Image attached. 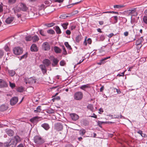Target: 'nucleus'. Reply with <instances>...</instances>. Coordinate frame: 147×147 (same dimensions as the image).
<instances>
[{
  "mask_svg": "<svg viewBox=\"0 0 147 147\" xmlns=\"http://www.w3.org/2000/svg\"><path fill=\"white\" fill-rule=\"evenodd\" d=\"M21 140L20 138L18 136H15L11 139L9 142L4 144L5 147H15L18 143L20 142Z\"/></svg>",
  "mask_w": 147,
  "mask_h": 147,
  "instance_id": "obj_1",
  "label": "nucleus"
},
{
  "mask_svg": "<svg viewBox=\"0 0 147 147\" xmlns=\"http://www.w3.org/2000/svg\"><path fill=\"white\" fill-rule=\"evenodd\" d=\"M34 141L35 143L38 145H41L45 142L44 140L41 137L37 136L34 137Z\"/></svg>",
  "mask_w": 147,
  "mask_h": 147,
  "instance_id": "obj_2",
  "label": "nucleus"
},
{
  "mask_svg": "<svg viewBox=\"0 0 147 147\" xmlns=\"http://www.w3.org/2000/svg\"><path fill=\"white\" fill-rule=\"evenodd\" d=\"M13 51L15 55H20L22 53L23 49L22 48L19 47H16L13 48Z\"/></svg>",
  "mask_w": 147,
  "mask_h": 147,
  "instance_id": "obj_3",
  "label": "nucleus"
},
{
  "mask_svg": "<svg viewBox=\"0 0 147 147\" xmlns=\"http://www.w3.org/2000/svg\"><path fill=\"white\" fill-rule=\"evenodd\" d=\"M83 94L81 92H78L74 94V99L76 100H80L82 98Z\"/></svg>",
  "mask_w": 147,
  "mask_h": 147,
  "instance_id": "obj_4",
  "label": "nucleus"
},
{
  "mask_svg": "<svg viewBox=\"0 0 147 147\" xmlns=\"http://www.w3.org/2000/svg\"><path fill=\"white\" fill-rule=\"evenodd\" d=\"M42 48L45 51H48L50 49L51 46L49 42H45L42 44Z\"/></svg>",
  "mask_w": 147,
  "mask_h": 147,
  "instance_id": "obj_5",
  "label": "nucleus"
},
{
  "mask_svg": "<svg viewBox=\"0 0 147 147\" xmlns=\"http://www.w3.org/2000/svg\"><path fill=\"white\" fill-rule=\"evenodd\" d=\"M25 82L26 84L28 83L30 85H32L36 82V80L34 77H30L27 79Z\"/></svg>",
  "mask_w": 147,
  "mask_h": 147,
  "instance_id": "obj_6",
  "label": "nucleus"
},
{
  "mask_svg": "<svg viewBox=\"0 0 147 147\" xmlns=\"http://www.w3.org/2000/svg\"><path fill=\"white\" fill-rule=\"evenodd\" d=\"M54 129L57 131L62 130L63 129V125L60 123H57L55 124Z\"/></svg>",
  "mask_w": 147,
  "mask_h": 147,
  "instance_id": "obj_7",
  "label": "nucleus"
},
{
  "mask_svg": "<svg viewBox=\"0 0 147 147\" xmlns=\"http://www.w3.org/2000/svg\"><path fill=\"white\" fill-rule=\"evenodd\" d=\"M42 119V118L38 117V116L35 117L31 119L30 121L33 123H36L40 121Z\"/></svg>",
  "mask_w": 147,
  "mask_h": 147,
  "instance_id": "obj_8",
  "label": "nucleus"
},
{
  "mask_svg": "<svg viewBox=\"0 0 147 147\" xmlns=\"http://www.w3.org/2000/svg\"><path fill=\"white\" fill-rule=\"evenodd\" d=\"M18 99L17 97H14L12 98L10 100V103L12 105H13L18 102Z\"/></svg>",
  "mask_w": 147,
  "mask_h": 147,
  "instance_id": "obj_9",
  "label": "nucleus"
},
{
  "mask_svg": "<svg viewBox=\"0 0 147 147\" xmlns=\"http://www.w3.org/2000/svg\"><path fill=\"white\" fill-rule=\"evenodd\" d=\"M7 83L3 80L0 79V87L5 88L7 86Z\"/></svg>",
  "mask_w": 147,
  "mask_h": 147,
  "instance_id": "obj_10",
  "label": "nucleus"
},
{
  "mask_svg": "<svg viewBox=\"0 0 147 147\" xmlns=\"http://www.w3.org/2000/svg\"><path fill=\"white\" fill-rule=\"evenodd\" d=\"M30 50L32 51L36 52L38 51V49L36 45L35 44H33L31 47Z\"/></svg>",
  "mask_w": 147,
  "mask_h": 147,
  "instance_id": "obj_11",
  "label": "nucleus"
},
{
  "mask_svg": "<svg viewBox=\"0 0 147 147\" xmlns=\"http://www.w3.org/2000/svg\"><path fill=\"white\" fill-rule=\"evenodd\" d=\"M59 61V60L58 59L53 58L52 59L53 63L52 64V66L53 67L56 66L57 65Z\"/></svg>",
  "mask_w": 147,
  "mask_h": 147,
  "instance_id": "obj_12",
  "label": "nucleus"
},
{
  "mask_svg": "<svg viewBox=\"0 0 147 147\" xmlns=\"http://www.w3.org/2000/svg\"><path fill=\"white\" fill-rule=\"evenodd\" d=\"M46 66L43 64H40L39 67L40 68L42 73L44 74L47 73V70L46 67Z\"/></svg>",
  "mask_w": 147,
  "mask_h": 147,
  "instance_id": "obj_13",
  "label": "nucleus"
},
{
  "mask_svg": "<svg viewBox=\"0 0 147 147\" xmlns=\"http://www.w3.org/2000/svg\"><path fill=\"white\" fill-rule=\"evenodd\" d=\"M42 63L46 67L49 66L51 64L50 61L48 59H45L43 60Z\"/></svg>",
  "mask_w": 147,
  "mask_h": 147,
  "instance_id": "obj_14",
  "label": "nucleus"
},
{
  "mask_svg": "<svg viewBox=\"0 0 147 147\" xmlns=\"http://www.w3.org/2000/svg\"><path fill=\"white\" fill-rule=\"evenodd\" d=\"M70 115L72 120L74 121H76L79 118V116L75 113L71 114Z\"/></svg>",
  "mask_w": 147,
  "mask_h": 147,
  "instance_id": "obj_15",
  "label": "nucleus"
},
{
  "mask_svg": "<svg viewBox=\"0 0 147 147\" xmlns=\"http://www.w3.org/2000/svg\"><path fill=\"white\" fill-rule=\"evenodd\" d=\"M6 132L8 135L10 136H13L14 134V131L10 129H6Z\"/></svg>",
  "mask_w": 147,
  "mask_h": 147,
  "instance_id": "obj_16",
  "label": "nucleus"
},
{
  "mask_svg": "<svg viewBox=\"0 0 147 147\" xmlns=\"http://www.w3.org/2000/svg\"><path fill=\"white\" fill-rule=\"evenodd\" d=\"M20 7L22 11H26L28 9V8L24 4L21 3L20 5Z\"/></svg>",
  "mask_w": 147,
  "mask_h": 147,
  "instance_id": "obj_17",
  "label": "nucleus"
},
{
  "mask_svg": "<svg viewBox=\"0 0 147 147\" xmlns=\"http://www.w3.org/2000/svg\"><path fill=\"white\" fill-rule=\"evenodd\" d=\"M54 29L55 30L56 33L59 34L61 32L60 29L58 26H56L53 27Z\"/></svg>",
  "mask_w": 147,
  "mask_h": 147,
  "instance_id": "obj_18",
  "label": "nucleus"
},
{
  "mask_svg": "<svg viewBox=\"0 0 147 147\" xmlns=\"http://www.w3.org/2000/svg\"><path fill=\"white\" fill-rule=\"evenodd\" d=\"M82 38V35L80 34H79L77 35L76 37V42L78 43H79Z\"/></svg>",
  "mask_w": 147,
  "mask_h": 147,
  "instance_id": "obj_19",
  "label": "nucleus"
},
{
  "mask_svg": "<svg viewBox=\"0 0 147 147\" xmlns=\"http://www.w3.org/2000/svg\"><path fill=\"white\" fill-rule=\"evenodd\" d=\"M54 50L56 53H61V50L59 47L57 46H55L54 47Z\"/></svg>",
  "mask_w": 147,
  "mask_h": 147,
  "instance_id": "obj_20",
  "label": "nucleus"
},
{
  "mask_svg": "<svg viewBox=\"0 0 147 147\" xmlns=\"http://www.w3.org/2000/svg\"><path fill=\"white\" fill-rule=\"evenodd\" d=\"M110 58V57L109 56L101 59V60H100V62L98 63V65H101L102 64L104 63H105V61L108 59Z\"/></svg>",
  "mask_w": 147,
  "mask_h": 147,
  "instance_id": "obj_21",
  "label": "nucleus"
},
{
  "mask_svg": "<svg viewBox=\"0 0 147 147\" xmlns=\"http://www.w3.org/2000/svg\"><path fill=\"white\" fill-rule=\"evenodd\" d=\"M14 18L12 17L8 18L5 20V22L7 24H9L13 20Z\"/></svg>",
  "mask_w": 147,
  "mask_h": 147,
  "instance_id": "obj_22",
  "label": "nucleus"
},
{
  "mask_svg": "<svg viewBox=\"0 0 147 147\" xmlns=\"http://www.w3.org/2000/svg\"><path fill=\"white\" fill-rule=\"evenodd\" d=\"M41 126L47 130H48L50 128L49 125L47 123H44L42 124Z\"/></svg>",
  "mask_w": 147,
  "mask_h": 147,
  "instance_id": "obj_23",
  "label": "nucleus"
},
{
  "mask_svg": "<svg viewBox=\"0 0 147 147\" xmlns=\"http://www.w3.org/2000/svg\"><path fill=\"white\" fill-rule=\"evenodd\" d=\"M39 39V38L36 35L32 37V40L33 42H36L38 41Z\"/></svg>",
  "mask_w": 147,
  "mask_h": 147,
  "instance_id": "obj_24",
  "label": "nucleus"
},
{
  "mask_svg": "<svg viewBox=\"0 0 147 147\" xmlns=\"http://www.w3.org/2000/svg\"><path fill=\"white\" fill-rule=\"evenodd\" d=\"M144 41V39H143L142 37H140V38L138 40H137L136 42V45H138L141 44V43Z\"/></svg>",
  "mask_w": 147,
  "mask_h": 147,
  "instance_id": "obj_25",
  "label": "nucleus"
},
{
  "mask_svg": "<svg viewBox=\"0 0 147 147\" xmlns=\"http://www.w3.org/2000/svg\"><path fill=\"white\" fill-rule=\"evenodd\" d=\"M90 88V86L89 84H87L82 86L80 88L81 89L84 90H85V89Z\"/></svg>",
  "mask_w": 147,
  "mask_h": 147,
  "instance_id": "obj_26",
  "label": "nucleus"
},
{
  "mask_svg": "<svg viewBox=\"0 0 147 147\" xmlns=\"http://www.w3.org/2000/svg\"><path fill=\"white\" fill-rule=\"evenodd\" d=\"M8 108V107L5 105H2L0 106V111H3L6 110Z\"/></svg>",
  "mask_w": 147,
  "mask_h": 147,
  "instance_id": "obj_27",
  "label": "nucleus"
},
{
  "mask_svg": "<svg viewBox=\"0 0 147 147\" xmlns=\"http://www.w3.org/2000/svg\"><path fill=\"white\" fill-rule=\"evenodd\" d=\"M8 73L9 75L11 76H13L15 74L16 72L13 70H8Z\"/></svg>",
  "mask_w": 147,
  "mask_h": 147,
  "instance_id": "obj_28",
  "label": "nucleus"
},
{
  "mask_svg": "<svg viewBox=\"0 0 147 147\" xmlns=\"http://www.w3.org/2000/svg\"><path fill=\"white\" fill-rule=\"evenodd\" d=\"M41 106H38L36 109V110L34 111V112L35 113H39L41 112L42 110L41 109Z\"/></svg>",
  "mask_w": 147,
  "mask_h": 147,
  "instance_id": "obj_29",
  "label": "nucleus"
},
{
  "mask_svg": "<svg viewBox=\"0 0 147 147\" xmlns=\"http://www.w3.org/2000/svg\"><path fill=\"white\" fill-rule=\"evenodd\" d=\"M24 88L22 86L19 87L17 88V90L18 92H22L24 90Z\"/></svg>",
  "mask_w": 147,
  "mask_h": 147,
  "instance_id": "obj_30",
  "label": "nucleus"
},
{
  "mask_svg": "<svg viewBox=\"0 0 147 147\" xmlns=\"http://www.w3.org/2000/svg\"><path fill=\"white\" fill-rule=\"evenodd\" d=\"M68 23L66 22L61 24V25L63 27V28L65 30L67 28V26L68 25Z\"/></svg>",
  "mask_w": 147,
  "mask_h": 147,
  "instance_id": "obj_31",
  "label": "nucleus"
},
{
  "mask_svg": "<svg viewBox=\"0 0 147 147\" xmlns=\"http://www.w3.org/2000/svg\"><path fill=\"white\" fill-rule=\"evenodd\" d=\"M86 132V130L84 129H82L80 130V134L82 136L84 135Z\"/></svg>",
  "mask_w": 147,
  "mask_h": 147,
  "instance_id": "obj_32",
  "label": "nucleus"
},
{
  "mask_svg": "<svg viewBox=\"0 0 147 147\" xmlns=\"http://www.w3.org/2000/svg\"><path fill=\"white\" fill-rule=\"evenodd\" d=\"M64 45H65V46H66V47L69 50H71L72 49L71 46L69 44L68 42H65L64 43Z\"/></svg>",
  "mask_w": 147,
  "mask_h": 147,
  "instance_id": "obj_33",
  "label": "nucleus"
},
{
  "mask_svg": "<svg viewBox=\"0 0 147 147\" xmlns=\"http://www.w3.org/2000/svg\"><path fill=\"white\" fill-rule=\"evenodd\" d=\"M25 39L27 41H30L32 40V37L30 35H28L25 37Z\"/></svg>",
  "mask_w": 147,
  "mask_h": 147,
  "instance_id": "obj_34",
  "label": "nucleus"
},
{
  "mask_svg": "<svg viewBox=\"0 0 147 147\" xmlns=\"http://www.w3.org/2000/svg\"><path fill=\"white\" fill-rule=\"evenodd\" d=\"M69 16H66L65 14H62L60 15L59 17V18L62 19H65L67 17H68Z\"/></svg>",
  "mask_w": 147,
  "mask_h": 147,
  "instance_id": "obj_35",
  "label": "nucleus"
},
{
  "mask_svg": "<svg viewBox=\"0 0 147 147\" xmlns=\"http://www.w3.org/2000/svg\"><path fill=\"white\" fill-rule=\"evenodd\" d=\"M124 7L123 5H116L114 6V7L115 8L120 9Z\"/></svg>",
  "mask_w": 147,
  "mask_h": 147,
  "instance_id": "obj_36",
  "label": "nucleus"
},
{
  "mask_svg": "<svg viewBox=\"0 0 147 147\" xmlns=\"http://www.w3.org/2000/svg\"><path fill=\"white\" fill-rule=\"evenodd\" d=\"M62 49L63 50V54L64 55H66L67 54V52L66 50L65 47L64 45H62L61 46Z\"/></svg>",
  "mask_w": 147,
  "mask_h": 147,
  "instance_id": "obj_37",
  "label": "nucleus"
},
{
  "mask_svg": "<svg viewBox=\"0 0 147 147\" xmlns=\"http://www.w3.org/2000/svg\"><path fill=\"white\" fill-rule=\"evenodd\" d=\"M47 32L48 33L51 34H55V31L51 29L48 30L47 31Z\"/></svg>",
  "mask_w": 147,
  "mask_h": 147,
  "instance_id": "obj_38",
  "label": "nucleus"
},
{
  "mask_svg": "<svg viewBox=\"0 0 147 147\" xmlns=\"http://www.w3.org/2000/svg\"><path fill=\"white\" fill-rule=\"evenodd\" d=\"M87 107L88 109H90L92 111L94 109L93 105L91 104H89L87 106Z\"/></svg>",
  "mask_w": 147,
  "mask_h": 147,
  "instance_id": "obj_39",
  "label": "nucleus"
},
{
  "mask_svg": "<svg viewBox=\"0 0 147 147\" xmlns=\"http://www.w3.org/2000/svg\"><path fill=\"white\" fill-rule=\"evenodd\" d=\"M136 11V9H129L128 10L129 13V14H133Z\"/></svg>",
  "mask_w": 147,
  "mask_h": 147,
  "instance_id": "obj_40",
  "label": "nucleus"
},
{
  "mask_svg": "<svg viewBox=\"0 0 147 147\" xmlns=\"http://www.w3.org/2000/svg\"><path fill=\"white\" fill-rule=\"evenodd\" d=\"M55 25V23H50L47 24H45V25L48 27H51L54 26Z\"/></svg>",
  "mask_w": 147,
  "mask_h": 147,
  "instance_id": "obj_41",
  "label": "nucleus"
},
{
  "mask_svg": "<svg viewBox=\"0 0 147 147\" xmlns=\"http://www.w3.org/2000/svg\"><path fill=\"white\" fill-rule=\"evenodd\" d=\"M113 13V14H118V12H114L113 11H107L106 12H103L102 13Z\"/></svg>",
  "mask_w": 147,
  "mask_h": 147,
  "instance_id": "obj_42",
  "label": "nucleus"
},
{
  "mask_svg": "<svg viewBox=\"0 0 147 147\" xmlns=\"http://www.w3.org/2000/svg\"><path fill=\"white\" fill-rule=\"evenodd\" d=\"M4 49L6 51H9V48L8 47L7 44H6L5 46L4 47Z\"/></svg>",
  "mask_w": 147,
  "mask_h": 147,
  "instance_id": "obj_43",
  "label": "nucleus"
},
{
  "mask_svg": "<svg viewBox=\"0 0 147 147\" xmlns=\"http://www.w3.org/2000/svg\"><path fill=\"white\" fill-rule=\"evenodd\" d=\"M143 21L146 24H147V16H144L143 18Z\"/></svg>",
  "mask_w": 147,
  "mask_h": 147,
  "instance_id": "obj_44",
  "label": "nucleus"
},
{
  "mask_svg": "<svg viewBox=\"0 0 147 147\" xmlns=\"http://www.w3.org/2000/svg\"><path fill=\"white\" fill-rule=\"evenodd\" d=\"M47 112L49 114H53L54 113V111L52 109H49L47 110Z\"/></svg>",
  "mask_w": 147,
  "mask_h": 147,
  "instance_id": "obj_45",
  "label": "nucleus"
},
{
  "mask_svg": "<svg viewBox=\"0 0 147 147\" xmlns=\"http://www.w3.org/2000/svg\"><path fill=\"white\" fill-rule=\"evenodd\" d=\"M16 0H8V2L10 4H13L15 3Z\"/></svg>",
  "mask_w": 147,
  "mask_h": 147,
  "instance_id": "obj_46",
  "label": "nucleus"
},
{
  "mask_svg": "<svg viewBox=\"0 0 147 147\" xmlns=\"http://www.w3.org/2000/svg\"><path fill=\"white\" fill-rule=\"evenodd\" d=\"M137 132L139 134H140L142 137H144L145 134H144V136H143L142 131L141 130H139Z\"/></svg>",
  "mask_w": 147,
  "mask_h": 147,
  "instance_id": "obj_47",
  "label": "nucleus"
},
{
  "mask_svg": "<svg viewBox=\"0 0 147 147\" xmlns=\"http://www.w3.org/2000/svg\"><path fill=\"white\" fill-rule=\"evenodd\" d=\"M65 64V63L63 60L61 61L60 62V65L61 66H64Z\"/></svg>",
  "mask_w": 147,
  "mask_h": 147,
  "instance_id": "obj_48",
  "label": "nucleus"
},
{
  "mask_svg": "<svg viewBox=\"0 0 147 147\" xmlns=\"http://www.w3.org/2000/svg\"><path fill=\"white\" fill-rule=\"evenodd\" d=\"M97 123H98V126L100 127H101V125L102 124L105 123V122H103V121H98Z\"/></svg>",
  "mask_w": 147,
  "mask_h": 147,
  "instance_id": "obj_49",
  "label": "nucleus"
},
{
  "mask_svg": "<svg viewBox=\"0 0 147 147\" xmlns=\"http://www.w3.org/2000/svg\"><path fill=\"white\" fill-rule=\"evenodd\" d=\"M27 57V54H25L20 57V60H21L22 59L26 58Z\"/></svg>",
  "mask_w": 147,
  "mask_h": 147,
  "instance_id": "obj_50",
  "label": "nucleus"
},
{
  "mask_svg": "<svg viewBox=\"0 0 147 147\" xmlns=\"http://www.w3.org/2000/svg\"><path fill=\"white\" fill-rule=\"evenodd\" d=\"M83 123L84 125L85 126H87L89 125V122L88 121L86 120H84L83 121Z\"/></svg>",
  "mask_w": 147,
  "mask_h": 147,
  "instance_id": "obj_51",
  "label": "nucleus"
},
{
  "mask_svg": "<svg viewBox=\"0 0 147 147\" xmlns=\"http://www.w3.org/2000/svg\"><path fill=\"white\" fill-rule=\"evenodd\" d=\"M40 34L43 36H45V34L44 31L42 30H41L39 31Z\"/></svg>",
  "mask_w": 147,
  "mask_h": 147,
  "instance_id": "obj_52",
  "label": "nucleus"
},
{
  "mask_svg": "<svg viewBox=\"0 0 147 147\" xmlns=\"http://www.w3.org/2000/svg\"><path fill=\"white\" fill-rule=\"evenodd\" d=\"M80 2V1L78 2H76V3H72V4H70L69 5H67V7L68 8H69L71 7V6H70V5H72V6H73L74 5H75V4H77V3H79Z\"/></svg>",
  "mask_w": 147,
  "mask_h": 147,
  "instance_id": "obj_53",
  "label": "nucleus"
},
{
  "mask_svg": "<svg viewBox=\"0 0 147 147\" xmlns=\"http://www.w3.org/2000/svg\"><path fill=\"white\" fill-rule=\"evenodd\" d=\"M9 86L12 88H13L15 86V84L11 83L10 82H9Z\"/></svg>",
  "mask_w": 147,
  "mask_h": 147,
  "instance_id": "obj_54",
  "label": "nucleus"
},
{
  "mask_svg": "<svg viewBox=\"0 0 147 147\" xmlns=\"http://www.w3.org/2000/svg\"><path fill=\"white\" fill-rule=\"evenodd\" d=\"M125 71H124L122 73H121V74H118L117 75V76H119V77L123 76L124 75V73H125Z\"/></svg>",
  "mask_w": 147,
  "mask_h": 147,
  "instance_id": "obj_55",
  "label": "nucleus"
},
{
  "mask_svg": "<svg viewBox=\"0 0 147 147\" xmlns=\"http://www.w3.org/2000/svg\"><path fill=\"white\" fill-rule=\"evenodd\" d=\"M112 118H118L119 117V115H112Z\"/></svg>",
  "mask_w": 147,
  "mask_h": 147,
  "instance_id": "obj_56",
  "label": "nucleus"
},
{
  "mask_svg": "<svg viewBox=\"0 0 147 147\" xmlns=\"http://www.w3.org/2000/svg\"><path fill=\"white\" fill-rule=\"evenodd\" d=\"M3 4L1 3V4H0V12H3Z\"/></svg>",
  "mask_w": 147,
  "mask_h": 147,
  "instance_id": "obj_57",
  "label": "nucleus"
},
{
  "mask_svg": "<svg viewBox=\"0 0 147 147\" xmlns=\"http://www.w3.org/2000/svg\"><path fill=\"white\" fill-rule=\"evenodd\" d=\"M60 99V97L59 96H57L55 98H53L52 99V100H53V101H54V100H59Z\"/></svg>",
  "mask_w": 147,
  "mask_h": 147,
  "instance_id": "obj_58",
  "label": "nucleus"
},
{
  "mask_svg": "<svg viewBox=\"0 0 147 147\" xmlns=\"http://www.w3.org/2000/svg\"><path fill=\"white\" fill-rule=\"evenodd\" d=\"M3 52L2 50H0V58L2 57L3 55Z\"/></svg>",
  "mask_w": 147,
  "mask_h": 147,
  "instance_id": "obj_59",
  "label": "nucleus"
},
{
  "mask_svg": "<svg viewBox=\"0 0 147 147\" xmlns=\"http://www.w3.org/2000/svg\"><path fill=\"white\" fill-rule=\"evenodd\" d=\"M51 3V1H45V4L46 5H49L50 3Z\"/></svg>",
  "mask_w": 147,
  "mask_h": 147,
  "instance_id": "obj_60",
  "label": "nucleus"
},
{
  "mask_svg": "<svg viewBox=\"0 0 147 147\" xmlns=\"http://www.w3.org/2000/svg\"><path fill=\"white\" fill-rule=\"evenodd\" d=\"M115 20V23H116L117 22V20H118V17L117 16H114Z\"/></svg>",
  "mask_w": 147,
  "mask_h": 147,
  "instance_id": "obj_61",
  "label": "nucleus"
},
{
  "mask_svg": "<svg viewBox=\"0 0 147 147\" xmlns=\"http://www.w3.org/2000/svg\"><path fill=\"white\" fill-rule=\"evenodd\" d=\"M66 33L68 35H69L71 34V32L69 30H67L66 31Z\"/></svg>",
  "mask_w": 147,
  "mask_h": 147,
  "instance_id": "obj_62",
  "label": "nucleus"
},
{
  "mask_svg": "<svg viewBox=\"0 0 147 147\" xmlns=\"http://www.w3.org/2000/svg\"><path fill=\"white\" fill-rule=\"evenodd\" d=\"M65 147H73L72 146L71 144H67L65 146Z\"/></svg>",
  "mask_w": 147,
  "mask_h": 147,
  "instance_id": "obj_63",
  "label": "nucleus"
},
{
  "mask_svg": "<svg viewBox=\"0 0 147 147\" xmlns=\"http://www.w3.org/2000/svg\"><path fill=\"white\" fill-rule=\"evenodd\" d=\"M17 147H24L22 144H20L17 146Z\"/></svg>",
  "mask_w": 147,
  "mask_h": 147,
  "instance_id": "obj_64",
  "label": "nucleus"
}]
</instances>
